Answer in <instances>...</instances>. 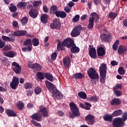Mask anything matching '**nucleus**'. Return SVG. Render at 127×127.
Returning <instances> with one entry per match:
<instances>
[{
  "instance_id": "1",
  "label": "nucleus",
  "mask_w": 127,
  "mask_h": 127,
  "mask_svg": "<svg viewBox=\"0 0 127 127\" xmlns=\"http://www.w3.org/2000/svg\"><path fill=\"white\" fill-rule=\"evenodd\" d=\"M99 73L100 76V82L104 84L107 77V64L103 63L99 67Z\"/></svg>"
},
{
  "instance_id": "2",
  "label": "nucleus",
  "mask_w": 127,
  "mask_h": 127,
  "mask_svg": "<svg viewBox=\"0 0 127 127\" xmlns=\"http://www.w3.org/2000/svg\"><path fill=\"white\" fill-rule=\"evenodd\" d=\"M69 107L70 111L72 113V114L70 115L71 119H74L75 117H80V111H79V108H78L77 105L75 104L74 102L69 103Z\"/></svg>"
},
{
  "instance_id": "3",
  "label": "nucleus",
  "mask_w": 127,
  "mask_h": 127,
  "mask_svg": "<svg viewBox=\"0 0 127 127\" xmlns=\"http://www.w3.org/2000/svg\"><path fill=\"white\" fill-rule=\"evenodd\" d=\"M90 16H92V17H90L89 19V24L87 26L88 29H92V28H93L94 21L96 20V22H98V21H99V18H100L99 15L96 12L91 13Z\"/></svg>"
},
{
  "instance_id": "4",
  "label": "nucleus",
  "mask_w": 127,
  "mask_h": 127,
  "mask_svg": "<svg viewBox=\"0 0 127 127\" xmlns=\"http://www.w3.org/2000/svg\"><path fill=\"white\" fill-rule=\"evenodd\" d=\"M87 75H88V77H89L90 79H92L93 80H99V79H100L99 74H98L97 71L93 67H90L88 69Z\"/></svg>"
},
{
  "instance_id": "5",
  "label": "nucleus",
  "mask_w": 127,
  "mask_h": 127,
  "mask_svg": "<svg viewBox=\"0 0 127 127\" xmlns=\"http://www.w3.org/2000/svg\"><path fill=\"white\" fill-rule=\"evenodd\" d=\"M50 26L52 29L59 30L61 28V22L59 19L56 18L53 20V23L50 24Z\"/></svg>"
},
{
  "instance_id": "6",
  "label": "nucleus",
  "mask_w": 127,
  "mask_h": 127,
  "mask_svg": "<svg viewBox=\"0 0 127 127\" xmlns=\"http://www.w3.org/2000/svg\"><path fill=\"white\" fill-rule=\"evenodd\" d=\"M45 84L48 91L51 93H54L57 89L56 85L48 80H45Z\"/></svg>"
},
{
  "instance_id": "7",
  "label": "nucleus",
  "mask_w": 127,
  "mask_h": 127,
  "mask_svg": "<svg viewBox=\"0 0 127 127\" xmlns=\"http://www.w3.org/2000/svg\"><path fill=\"white\" fill-rule=\"evenodd\" d=\"M113 126L114 127H123L125 125L124 121L121 118H116L114 119L113 122Z\"/></svg>"
},
{
  "instance_id": "8",
  "label": "nucleus",
  "mask_w": 127,
  "mask_h": 127,
  "mask_svg": "<svg viewBox=\"0 0 127 127\" xmlns=\"http://www.w3.org/2000/svg\"><path fill=\"white\" fill-rule=\"evenodd\" d=\"M12 66H13L14 67H13V71L16 74H21V66L19 65V64L15 62H14L11 64Z\"/></svg>"
},
{
  "instance_id": "9",
  "label": "nucleus",
  "mask_w": 127,
  "mask_h": 127,
  "mask_svg": "<svg viewBox=\"0 0 127 127\" xmlns=\"http://www.w3.org/2000/svg\"><path fill=\"white\" fill-rule=\"evenodd\" d=\"M19 84V79L18 77L13 76L12 80L11 82L10 83V87L13 90H15V89L17 88L18 87V85Z\"/></svg>"
},
{
  "instance_id": "10",
  "label": "nucleus",
  "mask_w": 127,
  "mask_h": 127,
  "mask_svg": "<svg viewBox=\"0 0 127 127\" xmlns=\"http://www.w3.org/2000/svg\"><path fill=\"white\" fill-rule=\"evenodd\" d=\"M63 41L64 46L66 47V48H71L75 44L74 40L69 38L65 39Z\"/></svg>"
},
{
  "instance_id": "11",
  "label": "nucleus",
  "mask_w": 127,
  "mask_h": 127,
  "mask_svg": "<svg viewBox=\"0 0 127 127\" xmlns=\"http://www.w3.org/2000/svg\"><path fill=\"white\" fill-rule=\"evenodd\" d=\"M28 68L34 69L35 71L38 72L41 71V65L38 63L32 64L29 63L27 64Z\"/></svg>"
},
{
  "instance_id": "12",
  "label": "nucleus",
  "mask_w": 127,
  "mask_h": 127,
  "mask_svg": "<svg viewBox=\"0 0 127 127\" xmlns=\"http://www.w3.org/2000/svg\"><path fill=\"white\" fill-rule=\"evenodd\" d=\"M97 56L99 59H101L102 57H104L106 55V50L104 49L103 47H100L97 48Z\"/></svg>"
},
{
  "instance_id": "13",
  "label": "nucleus",
  "mask_w": 127,
  "mask_h": 127,
  "mask_svg": "<svg viewBox=\"0 0 127 127\" xmlns=\"http://www.w3.org/2000/svg\"><path fill=\"white\" fill-rule=\"evenodd\" d=\"M85 119L88 125H94L95 123V118L93 115L91 114H88L87 116L85 117Z\"/></svg>"
},
{
  "instance_id": "14",
  "label": "nucleus",
  "mask_w": 127,
  "mask_h": 127,
  "mask_svg": "<svg viewBox=\"0 0 127 127\" xmlns=\"http://www.w3.org/2000/svg\"><path fill=\"white\" fill-rule=\"evenodd\" d=\"M38 10L37 9H30L29 15L32 18H36L38 16Z\"/></svg>"
},
{
  "instance_id": "15",
  "label": "nucleus",
  "mask_w": 127,
  "mask_h": 127,
  "mask_svg": "<svg viewBox=\"0 0 127 127\" xmlns=\"http://www.w3.org/2000/svg\"><path fill=\"white\" fill-rule=\"evenodd\" d=\"M89 55L92 59H96L97 58V51L96 50V48L94 47L91 48L89 51Z\"/></svg>"
},
{
  "instance_id": "16",
  "label": "nucleus",
  "mask_w": 127,
  "mask_h": 127,
  "mask_svg": "<svg viewBox=\"0 0 127 127\" xmlns=\"http://www.w3.org/2000/svg\"><path fill=\"white\" fill-rule=\"evenodd\" d=\"M112 34H102L101 35V39L103 40V41H105V42H110L111 41V37H112Z\"/></svg>"
},
{
  "instance_id": "17",
  "label": "nucleus",
  "mask_w": 127,
  "mask_h": 127,
  "mask_svg": "<svg viewBox=\"0 0 127 127\" xmlns=\"http://www.w3.org/2000/svg\"><path fill=\"white\" fill-rule=\"evenodd\" d=\"M52 97L54 98H56V99H58V100H60L63 98V95H62V93L58 90L57 89L54 92H52Z\"/></svg>"
},
{
  "instance_id": "18",
  "label": "nucleus",
  "mask_w": 127,
  "mask_h": 127,
  "mask_svg": "<svg viewBox=\"0 0 127 127\" xmlns=\"http://www.w3.org/2000/svg\"><path fill=\"white\" fill-rule=\"evenodd\" d=\"M27 34V31L25 30H17L14 31L12 34L13 36H17L19 37V36H24L26 34Z\"/></svg>"
},
{
  "instance_id": "19",
  "label": "nucleus",
  "mask_w": 127,
  "mask_h": 127,
  "mask_svg": "<svg viewBox=\"0 0 127 127\" xmlns=\"http://www.w3.org/2000/svg\"><path fill=\"white\" fill-rule=\"evenodd\" d=\"M54 13L57 17H61V18H65L67 16V13L64 12V11L57 10Z\"/></svg>"
},
{
  "instance_id": "20",
  "label": "nucleus",
  "mask_w": 127,
  "mask_h": 127,
  "mask_svg": "<svg viewBox=\"0 0 127 127\" xmlns=\"http://www.w3.org/2000/svg\"><path fill=\"white\" fill-rule=\"evenodd\" d=\"M30 117L32 120H35L37 122L42 121V116L39 115V113H34Z\"/></svg>"
},
{
  "instance_id": "21",
  "label": "nucleus",
  "mask_w": 127,
  "mask_h": 127,
  "mask_svg": "<svg viewBox=\"0 0 127 127\" xmlns=\"http://www.w3.org/2000/svg\"><path fill=\"white\" fill-rule=\"evenodd\" d=\"M110 104L111 106H120L122 104V101L119 98H115L111 101Z\"/></svg>"
},
{
  "instance_id": "22",
  "label": "nucleus",
  "mask_w": 127,
  "mask_h": 127,
  "mask_svg": "<svg viewBox=\"0 0 127 127\" xmlns=\"http://www.w3.org/2000/svg\"><path fill=\"white\" fill-rule=\"evenodd\" d=\"M39 112L42 113V115L44 118H48L49 117L48 110L45 107L41 108Z\"/></svg>"
},
{
  "instance_id": "23",
  "label": "nucleus",
  "mask_w": 127,
  "mask_h": 127,
  "mask_svg": "<svg viewBox=\"0 0 127 127\" xmlns=\"http://www.w3.org/2000/svg\"><path fill=\"white\" fill-rule=\"evenodd\" d=\"M72 78L75 80L83 79V78H85V74L80 72L76 73L72 75Z\"/></svg>"
},
{
  "instance_id": "24",
  "label": "nucleus",
  "mask_w": 127,
  "mask_h": 127,
  "mask_svg": "<svg viewBox=\"0 0 127 127\" xmlns=\"http://www.w3.org/2000/svg\"><path fill=\"white\" fill-rule=\"evenodd\" d=\"M3 54L4 56H6V57H9V58H13V57H15L16 53L14 52V51H10L9 52H4Z\"/></svg>"
},
{
  "instance_id": "25",
  "label": "nucleus",
  "mask_w": 127,
  "mask_h": 127,
  "mask_svg": "<svg viewBox=\"0 0 127 127\" xmlns=\"http://www.w3.org/2000/svg\"><path fill=\"white\" fill-rule=\"evenodd\" d=\"M127 51V47L123 45H120L119 47L118 50V53L119 55H122V54H124L126 51Z\"/></svg>"
},
{
  "instance_id": "26",
  "label": "nucleus",
  "mask_w": 127,
  "mask_h": 127,
  "mask_svg": "<svg viewBox=\"0 0 127 127\" xmlns=\"http://www.w3.org/2000/svg\"><path fill=\"white\" fill-rule=\"evenodd\" d=\"M63 63L64 66H65V69H68L69 68V65H70V57H65L63 59Z\"/></svg>"
},
{
  "instance_id": "27",
  "label": "nucleus",
  "mask_w": 127,
  "mask_h": 127,
  "mask_svg": "<svg viewBox=\"0 0 127 127\" xmlns=\"http://www.w3.org/2000/svg\"><path fill=\"white\" fill-rule=\"evenodd\" d=\"M70 52L71 53H79L80 52V48L76 46V44H74L70 48Z\"/></svg>"
},
{
  "instance_id": "28",
  "label": "nucleus",
  "mask_w": 127,
  "mask_h": 127,
  "mask_svg": "<svg viewBox=\"0 0 127 127\" xmlns=\"http://www.w3.org/2000/svg\"><path fill=\"white\" fill-rule=\"evenodd\" d=\"M6 114L8 117H17V114L12 110L7 109L6 110Z\"/></svg>"
},
{
  "instance_id": "29",
  "label": "nucleus",
  "mask_w": 127,
  "mask_h": 127,
  "mask_svg": "<svg viewBox=\"0 0 127 127\" xmlns=\"http://www.w3.org/2000/svg\"><path fill=\"white\" fill-rule=\"evenodd\" d=\"M113 116L110 115V114H107L103 116V120L105 122H109V123H112L113 122Z\"/></svg>"
},
{
  "instance_id": "30",
  "label": "nucleus",
  "mask_w": 127,
  "mask_h": 127,
  "mask_svg": "<svg viewBox=\"0 0 127 127\" xmlns=\"http://www.w3.org/2000/svg\"><path fill=\"white\" fill-rule=\"evenodd\" d=\"M27 5V3L24 1H20L17 3V8L21 9L22 8V9H24L25 7H26Z\"/></svg>"
},
{
  "instance_id": "31",
  "label": "nucleus",
  "mask_w": 127,
  "mask_h": 127,
  "mask_svg": "<svg viewBox=\"0 0 127 127\" xmlns=\"http://www.w3.org/2000/svg\"><path fill=\"white\" fill-rule=\"evenodd\" d=\"M122 115H123V111L121 109L115 110L112 114V116L113 117H119L120 116H122Z\"/></svg>"
},
{
  "instance_id": "32",
  "label": "nucleus",
  "mask_w": 127,
  "mask_h": 127,
  "mask_svg": "<svg viewBox=\"0 0 127 127\" xmlns=\"http://www.w3.org/2000/svg\"><path fill=\"white\" fill-rule=\"evenodd\" d=\"M48 19V15L47 14H42L41 16V21L43 23H47V19Z\"/></svg>"
},
{
  "instance_id": "33",
  "label": "nucleus",
  "mask_w": 127,
  "mask_h": 127,
  "mask_svg": "<svg viewBox=\"0 0 127 127\" xmlns=\"http://www.w3.org/2000/svg\"><path fill=\"white\" fill-rule=\"evenodd\" d=\"M58 51H62L65 50V46H64V41L62 42H59L57 45Z\"/></svg>"
},
{
  "instance_id": "34",
  "label": "nucleus",
  "mask_w": 127,
  "mask_h": 127,
  "mask_svg": "<svg viewBox=\"0 0 127 127\" xmlns=\"http://www.w3.org/2000/svg\"><path fill=\"white\" fill-rule=\"evenodd\" d=\"M1 38L4 41H8V42H14L15 41V39L6 36H2Z\"/></svg>"
},
{
  "instance_id": "35",
  "label": "nucleus",
  "mask_w": 127,
  "mask_h": 127,
  "mask_svg": "<svg viewBox=\"0 0 127 127\" xmlns=\"http://www.w3.org/2000/svg\"><path fill=\"white\" fill-rule=\"evenodd\" d=\"M45 78L51 82H53V75H52V74L50 72L45 73Z\"/></svg>"
},
{
  "instance_id": "36",
  "label": "nucleus",
  "mask_w": 127,
  "mask_h": 127,
  "mask_svg": "<svg viewBox=\"0 0 127 127\" xmlns=\"http://www.w3.org/2000/svg\"><path fill=\"white\" fill-rule=\"evenodd\" d=\"M77 95L79 98L82 99L83 100H86L87 99V94H86V92L84 91H80L78 92Z\"/></svg>"
},
{
  "instance_id": "37",
  "label": "nucleus",
  "mask_w": 127,
  "mask_h": 127,
  "mask_svg": "<svg viewBox=\"0 0 127 127\" xmlns=\"http://www.w3.org/2000/svg\"><path fill=\"white\" fill-rule=\"evenodd\" d=\"M37 78H38L39 80H44L45 78V73L39 71L37 73Z\"/></svg>"
},
{
  "instance_id": "38",
  "label": "nucleus",
  "mask_w": 127,
  "mask_h": 127,
  "mask_svg": "<svg viewBox=\"0 0 127 127\" xmlns=\"http://www.w3.org/2000/svg\"><path fill=\"white\" fill-rule=\"evenodd\" d=\"M80 33H81L79 31L75 30V29H73L71 32V35L72 37H77L78 35H80Z\"/></svg>"
},
{
  "instance_id": "39",
  "label": "nucleus",
  "mask_w": 127,
  "mask_h": 127,
  "mask_svg": "<svg viewBox=\"0 0 127 127\" xmlns=\"http://www.w3.org/2000/svg\"><path fill=\"white\" fill-rule=\"evenodd\" d=\"M120 43V41L117 40L115 41V43L113 44L112 48L114 51H117L118 50V48L119 47V44Z\"/></svg>"
},
{
  "instance_id": "40",
  "label": "nucleus",
  "mask_w": 127,
  "mask_h": 127,
  "mask_svg": "<svg viewBox=\"0 0 127 127\" xmlns=\"http://www.w3.org/2000/svg\"><path fill=\"white\" fill-rule=\"evenodd\" d=\"M17 107L18 110L22 111V110L24 109V103L20 101L17 104Z\"/></svg>"
},
{
  "instance_id": "41",
  "label": "nucleus",
  "mask_w": 127,
  "mask_h": 127,
  "mask_svg": "<svg viewBox=\"0 0 127 127\" xmlns=\"http://www.w3.org/2000/svg\"><path fill=\"white\" fill-rule=\"evenodd\" d=\"M32 42L33 46H38L39 45V40L36 38L32 39Z\"/></svg>"
},
{
  "instance_id": "42",
  "label": "nucleus",
  "mask_w": 127,
  "mask_h": 127,
  "mask_svg": "<svg viewBox=\"0 0 127 127\" xmlns=\"http://www.w3.org/2000/svg\"><path fill=\"white\" fill-rule=\"evenodd\" d=\"M117 15H118V14H117V13L111 12L109 13L108 16L109 18H111V19H115V18L117 17Z\"/></svg>"
},
{
  "instance_id": "43",
  "label": "nucleus",
  "mask_w": 127,
  "mask_h": 127,
  "mask_svg": "<svg viewBox=\"0 0 127 127\" xmlns=\"http://www.w3.org/2000/svg\"><path fill=\"white\" fill-rule=\"evenodd\" d=\"M32 87H33V84H32V83H30V82H27L26 83L24 84V88L25 89H32Z\"/></svg>"
},
{
  "instance_id": "44",
  "label": "nucleus",
  "mask_w": 127,
  "mask_h": 127,
  "mask_svg": "<svg viewBox=\"0 0 127 127\" xmlns=\"http://www.w3.org/2000/svg\"><path fill=\"white\" fill-rule=\"evenodd\" d=\"M32 4L34 6V7H38L39 5H40L41 4H42V1H41V0H39V1L35 0L32 2Z\"/></svg>"
},
{
  "instance_id": "45",
  "label": "nucleus",
  "mask_w": 127,
  "mask_h": 127,
  "mask_svg": "<svg viewBox=\"0 0 127 127\" xmlns=\"http://www.w3.org/2000/svg\"><path fill=\"white\" fill-rule=\"evenodd\" d=\"M23 46H30L31 45V39H27L24 41Z\"/></svg>"
},
{
  "instance_id": "46",
  "label": "nucleus",
  "mask_w": 127,
  "mask_h": 127,
  "mask_svg": "<svg viewBox=\"0 0 127 127\" xmlns=\"http://www.w3.org/2000/svg\"><path fill=\"white\" fill-rule=\"evenodd\" d=\"M80 19V15L79 14L75 15V16L72 18V21L74 23H76V22H78L79 20Z\"/></svg>"
},
{
  "instance_id": "47",
  "label": "nucleus",
  "mask_w": 127,
  "mask_h": 127,
  "mask_svg": "<svg viewBox=\"0 0 127 127\" xmlns=\"http://www.w3.org/2000/svg\"><path fill=\"white\" fill-rule=\"evenodd\" d=\"M21 22L22 25H25L27 24V22H28V19L27 17H24L23 18H22Z\"/></svg>"
},
{
  "instance_id": "48",
  "label": "nucleus",
  "mask_w": 127,
  "mask_h": 127,
  "mask_svg": "<svg viewBox=\"0 0 127 127\" xmlns=\"http://www.w3.org/2000/svg\"><path fill=\"white\" fill-rule=\"evenodd\" d=\"M114 94L116 95L117 97H121L122 96V91L118 89H113Z\"/></svg>"
},
{
  "instance_id": "49",
  "label": "nucleus",
  "mask_w": 127,
  "mask_h": 127,
  "mask_svg": "<svg viewBox=\"0 0 127 127\" xmlns=\"http://www.w3.org/2000/svg\"><path fill=\"white\" fill-rule=\"evenodd\" d=\"M9 9L11 12H15L17 10V8L16 6L13 5L9 7Z\"/></svg>"
},
{
  "instance_id": "50",
  "label": "nucleus",
  "mask_w": 127,
  "mask_h": 127,
  "mask_svg": "<svg viewBox=\"0 0 127 127\" xmlns=\"http://www.w3.org/2000/svg\"><path fill=\"white\" fill-rule=\"evenodd\" d=\"M32 51V48L30 47V46H28L27 47H23L22 49V51L23 52H26V51Z\"/></svg>"
},
{
  "instance_id": "51",
  "label": "nucleus",
  "mask_w": 127,
  "mask_h": 127,
  "mask_svg": "<svg viewBox=\"0 0 127 127\" xmlns=\"http://www.w3.org/2000/svg\"><path fill=\"white\" fill-rule=\"evenodd\" d=\"M10 49H11V46L10 45L7 44L4 47V48H3L2 50L3 51H8V50H10Z\"/></svg>"
},
{
  "instance_id": "52",
  "label": "nucleus",
  "mask_w": 127,
  "mask_h": 127,
  "mask_svg": "<svg viewBox=\"0 0 127 127\" xmlns=\"http://www.w3.org/2000/svg\"><path fill=\"white\" fill-rule=\"evenodd\" d=\"M31 124H33L34 127H41V124H40V123H38V122L34 120L31 121Z\"/></svg>"
},
{
  "instance_id": "53",
  "label": "nucleus",
  "mask_w": 127,
  "mask_h": 127,
  "mask_svg": "<svg viewBox=\"0 0 127 127\" xmlns=\"http://www.w3.org/2000/svg\"><path fill=\"white\" fill-rule=\"evenodd\" d=\"M118 73L120 75H125V69H124V67L122 66H121L118 69Z\"/></svg>"
},
{
  "instance_id": "54",
  "label": "nucleus",
  "mask_w": 127,
  "mask_h": 127,
  "mask_svg": "<svg viewBox=\"0 0 127 127\" xmlns=\"http://www.w3.org/2000/svg\"><path fill=\"white\" fill-rule=\"evenodd\" d=\"M85 107H84L85 110H87V111H89V110H91V107H92V105H91L88 102H85Z\"/></svg>"
},
{
  "instance_id": "55",
  "label": "nucleus",
  "mask_w": 127,
  "mask_h": 127,
  "mask_svg": "<svg viewBox=\"0 0 127 127\" xmlns=\"http://www.w3.org/2000/svg\"><path fill=\"white\" fill-rule=\"evenodd\" d=\"M35 93L36 95H39L41 93V88L39 87H36L34 89Z\"/></svg>"
},
{
  "instance_id": "56",
  "label": "nucleus",
  "mask_w": 127,
  "mask_h": 127,
  "mask_svg": "<svg viewBox=\"0 0 127 127\" xmlns=\"http://www.w3.org/2000/svg\"><path fill=\"white\" fill-rule=\"evenodd\" d=\"M51 59L53 61H55L56 58H57V53L56 52L53 53L51 56Z\"/></svg>"
},
{
  "instance_id": "57",
  "label": "nucleus",
  "mask_w": 127,
  "mask_h": 127,
  "mask_svg": "<svg viewBox=\"0 0 127 127\" xmlns=\"http://www.w3.org/2000/svg\"><path fill=\"white\" fill-rule=\"evenodd\" d=\"M89 101H91V102H98V97L95 96H93L89 98Z\"/></svg>"
},
{
  "instance_id": "58",
  "label": "nucleus",
  "mask_w": 127,
  "mask_h": 127,
  "mask_svg": "<svg viewBox=\"0 0 127 127\" xmlns=\"http://www.w3.org/2000/svg\"><path fill=\"white\" fill-rule=\"evenodd\" d=\"M74 30H76L81 33V30H82V25L80 24L74 27Z\"/></svg>"
},
{
  "instance_id": "59",
  "label": "nucleus",
  "mask_w": 127,
  "mask_h": 127,
  "mask_svg": "<svg viewBox=\"0 0 127 127\" xmlns=\"http://www.w3.org/2000/svg\"><path fill=\"white\" fill-rule=\"evenodd\" d=\"M123 85L121 84H117L116 86H114L113 88V90H118V89H122Z\"/></svg>"
},
{
  "instance_id": "60",
  "label": "nucleus",
  "mask_w": 127,
  "mask_h": 127,
  "mask_svg": "<svg viewBox=\"0 0 127 127\" xmlns=\"http://www.w3.org/2000/svg\"><path fill=\"white\" fill-rule=\"evenodd\" d=\"M12 26L14 28H18L19 26H18V23L16 21H13L12 22Z\"/></svg>"
},
{
  "instance_id": "61",
  "label": "nucleus",
  "mask_w": 127,
  "mask_h": 127,
  "mask_svg": "<svg viewBox=\"0 0 127 127\" xmlns=\"http://www.w3.org/2000/svg\"><path fill=\"white\" fill-rule=\"evenodd\" d=\"M5 45V42L4 41L0 40V48H3Z\"/></svg>"
},
{
  "instance_id": "62",
  "label": "nucleus",
  "mask_w": 127,
  "mask_h": 127,
  "mask_svg": "<svg viewBox=\"0 0 127 127\" xmlns=\"http://www.w3.org/2000/svg\"><path fill=\"white\" fill-rule=\"evenodd\" d=\"M43 10H44V11L46 13H47V12H48L49 11V9H48V7H47V6H46V5H44L43 7Z\"/></svg>"
},
{
  "instance_id": "63",
  "label": "nucleus",
  "mask_w": 127,
  "mask_h": 127,
  "mask_svg": "<svg viewBox=\"0 0 127 127\" xmlns=\"http://www.w3.org/2000/svg\"><path fill=\"white\" fill-rule=\"evenodd\" d=\"M58 9V8L57 7V6L54 5L51 7L50 11H51V10H53V11H56V10H57Z\"/></svg>"
},
{
  "instance_id": "64",
  "label": "nucleus",
  "mask_w": 127,
  "mask_h": 127,
  "mask_svg": "<svg viewBox=\"0 0 127 127\" xmlns=\"http://www.w3.org/2000/svg\"><path fill=\"white\" fill-rule=\"evenodd\" d=\"M123 119L124 122H126L127 119V112H125L123 115Z\"/></svg>"
}]
</instances>
